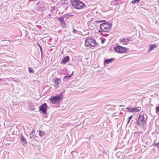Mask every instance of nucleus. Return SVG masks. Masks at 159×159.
I'll use <instances>...</instances> for the list:
<instances>
[{
	"label": "nucleus",
	"instance_id": "1a4fd4ad",
	"mask_svg": "<svg viewBox=\"0 0 159 159\" xmlns=\"http://www.w3.org/2000/svg\"><path fill=\"white\" fill-rule=\"evenodd\" d=\"M58 20L61 22V25L62 27H64L66 26L65 22L64 20V18L61 17L58 18Z\"/></svg>",
	"mask_w": 159,
	"mask_h": 159
},
{
	"label": "nucleus",
	"instance_id": "473e14b6",
	"mask_svg": "<svg viewBox=\"0 0 159 159\" xmlns=\"http://www.w3.org/2000/svg\"><path fill=\"white\" fill-rule=\"evenodd\" d=\"M2 80V79H0V81L1 80Z\"/></svg>",
	"mask_w": 159,
	"mask_h": 159
},
{
	"label": "nucleus",
	"instance_id": "423d86ee",
	"mask_svg": "<svg viewBox=\"0 0 159 159\" xmlns=\"http://www.w3.org/2000/svg\"><path fill=\"white\" fill-rule=\"evenodd\" d=\"M145 116L146 117V119H147V115H146ZM146 120H145L144 115H139L137 120V124L140 126H143L146 124Z\"/></svg>",
	"mask_w": 159,
	"mask_h": 159
},
{
	"label": "nucleus",
	"instance_id": "4468645a",
	"mask_svg": "<svg viewBox=\"0 0 159 159\" xmlns=\"http://www.w3.org/2000/svg\"><path fill=\"white\" fill-rule=\"evenodd\" d=\"M2 43L4 46H8L10 44V41L7 40H4L2 41Z\"/></svg>",
	"mask_w": 159,
	"mask_h": 159
},
{
	"label": "nucleus",
	"instance_id": "bb28decb",
	"mask_svg": "<svg viewBox=\"0 0 159 159\" xmlns=\"http://www.w3.org/2000/svg\"><path fill=\"white\" fill-rule=\"evenodd\" d=\"M105 39H103L101 40V42L102 43H103L105 41Z\"/></svg>",
	"mask_w": 159,
	"mask_h": 159
},
{
	"label": "nucleus",
	"instance_id": "f03ea898",
	"mask_svg": "<svg viewBox=\"0 0 159 159\" xmlns=\"http://www.w3.org/2000/svg\"><path fill=\"white\" fill-rule=\"evenodd\" d=\"M63 96V93H61L58 95L51 97L49 100L52 104H57L60 102V100L62 99Z\"/></svg>",
	"mask_w": 159,
	"mask_h": 159
},
{
	"label": "nucleus",
	"instance_id": "a211bd4d",
	"mask_svg": "<svg viewBox=\"0 0 159 159\" xmlns=\"http://www.w3.org/2000/svg\"><path fill=\"white\" fill-rule=\"evenodd\" d=\"M39 135L40 136L42 137V136H43L45 135V133L42 131L39 130Z\"/></svg>",
	"mask_w": 159,
	"mask_h": 159
},
{
	"label": "nucleus",
	"instance_id": "a878e982",
	"mask_svg": "<svg viewBox=\"0 0 159 159\" xmlns=\"http://www.w3.org/2000/svg\"><path fill=\"white\" fill-rule=\"evenodd\" d=\"M105 21V20H97L95 21V22L97 23H101L102 22L104 21Z\"/></svg>",
	"mask_w": 159,
	"mask_h": 159
},
{
	"label": "nucleus",
	"instance_id": "7c9ffc66",
	"mask_svg": "<svg viewBox=\"0 0 159 159\" xmlns=\"http://www.w3.org/2000/svg\"><path fill=\"white\" fill-rule=\"evenodd\" d=\"M99 33H100L101 32H102V31H100V30H99Z\"/></svg>",
	"mask_w": 159,
	"mask_h": 159
},
{
	"label": "nucleus",
	"instance_id": "7ed1b4c3",
	"mask_svg": "<svg viewBox=\"0 0 159 159\" xmlns=\"http://www.w3.org/2000/svg\"><path fill=\"white\" fill-rule=\"evenodd\" d=\"M112 24L108 22L102 23L100 25V29L104 32H107L111 28Z\"/></svg>",
	"mask_w": 159,
	"mask_h": 159
},
{
	"label": "nucleus",
	"instance_id": "f8f14e48",
	"mask_svg": "<svg viewBox=\"0 0 159 159\" xmlns=\"http://www.w3.org/2000/svg\"><path fill=\"white\" fill-rule=\"evenodd\" d=\"M70 60L69 57L68 56H66L64 57L61 61V63L65 64L68 62Z\"/></svg>",
	"mask_w": 159,
	"mask_h": 159
},
{
	"label": "nucleus",
	"instance_id": "72a5a7b5",
	"mask_svg": "<svg viewBox=\"0 0 159 159\" xmlns=\"http://www.w3.org/2000/svg\"><path fill=\"white\" fill-rule=\"evenodd\" d=\"M102 34V33H101V34Z\"/></svg>",
	"mask_w": 159,
	"mask_h": 159
},
{
	"label": "nucleus",
	"instance_id": "b1692460",
	"mask_svg": "<svg viewBox=\"0 0 159 159\" xmlns=\"http://www.w3.org/2000/svg\"><path fill=\"white\" fill-rule=\"evenodd\" d=\"M132 117H133V116H129L128 118V121L127 122V124H128V123H129V121H130V120H131V118Z\"/></svg>",
	"mask_w": 159,
	"mask_h": 159
},
{
	"label": "nucleus",
	"instance_id": "c9c22d12",
	"mask_svg": "<svg viewBox=\"0 0 159 159\" xmlns=\"http://www.w3.org/2000/svg\"><path fill=\"white\" fill-rule=\"evenodd\" d=\"M104 34H103V36H104Z\"/></svg>",
	"mask_w": 159,
	"mask_h": 159
},
{
	"label": "nucleus",
	"instance_id": "2eb2a0df",
	"mask_svg": "<svg viewBox=\"0 0 159 159\" xmlns=\"http://www.w3.org/2000/svg\"><path fill=\"white\" fill-rule=\"evenodd\" d=\"M114 58H112L111 59L106 60L104 62L106 63L107 64H109L112 62L114 60Z\"/></svg>",
	"mask_w": 159,
	"mask_h": 159
},
{
	"label": "nucleus",
	"instance_id": "c85d7f7f",
	"mask_svg": "<svg viewBox=\"0 0 159 159\" xmlns=\"http://www.w3.org/2000/svg\"><path fill=\"white\" fill-rule=\"evenodd\" d=\"M77 31L75 29H73V33H77L76 32H77Z\"/></svg>",
	"mask_w": 159,
	"mask_h": 159
},
{
	"label": "nucleus",
	"instance_id": "f257e3e1",
	"mask_svg": "<svg viewBox=\"0 0 159 159\" xmlns=\"http://www.w3.org/2000/svg\"><path fill=\"white\" fill-rule=\"evenodd\" d=\"M85 45L88 47H94L99 45L98 43L96 42L95 40L91 37L87 38L85 40Z\"/></svg>",
	"mask_w": 159,
	"mask_h": 159
},
{
	"label": "nucleus",
	"instance_id": "4be33fe9",
	"mask_svg": "<svg viewBox=\"0 0 159 159\" xmlns=\"http://www.w3.org/2000/svg\"><path fill=\"white\" fill-rule=\"evenodd\" d=\"M39 47L40 49V51H41V59H42V58H43L42 48V47H41V46L39 44Z\"/></svg>",
	"mask_w": 159,
	"mask_h": 159
},
{
	"label": "nucleus",
	"instance_id": "c756f323",
	"mask_svg": "<svg viewBox=\"0 0 159 159\" xmlns=\"http://www.w3.org/2000/svg\"><path fill=\"white\" fill-rule=\"evenodd\" d=\"M73 73H74V71H73V72L71 74H70V75H72L73 74Z\"/></svg>",
	"mask_w": 159,
	"mask_h": 159
},
{
	"label": "nucleus",
	"instance_id": "5701e85b",
	"mask_svg": "<svg viewBox=\"0 0 159 159\" xmlns=\"http://www.w3.org/2000/svg\"><path fill=\"white\" fill-rule=\"evenodd\" d=\"M156 113H157L159 112V106H157L156 107Z\"/></svg>",
	"mask_w": 159,
	"mask_h": 159
},
{
	"label": "nucleus",
	"instance_id": "9d476101",
	"mask_svg": "<svg viewBox=\"0 0 159 159\" xmlns=\"http://www.w3.org/2000/svg\"><path fill=\"white\" fill-rule=\"evenodd\" d=\"M20 139L23 145L24 146H26L27 145V140L25 138L22 134H20Z\"/></svg>",
	"mask_w": 159,
	"mask_h": 159
},
{
	"label": "nucleus",
	"instance_id": "9b49d317",
	"mask_svg": "<svg viewBox=\"0 0 159 159\" xmlns=\"http://www.w3.org/2000/svg\"><path fill=\"white\" fill-rule=\"evenodd\" d=\"M127 109L129 111L131 112H139L140 111V110L139 109L137 108H132L131 107H129L127 108Z\"/></svg>",
	"mask_w": 159,
	"mask_h": 159
},
{
	"label": "nucleus",
	"instance_id": "6ab92c4d",
	"mask_svg": "<svg viewBox=\"0 0 159 159\" xmlns=\"http://www.w3.org/2000/svg\"><path fill=\"white\" fill-rule=\"evenodd\" d=\"M73 16V15H70L69 14H66L65 15H64V17L66 19V18H68L70 16Z\"/></svg>",
	"mask_w": 159,
	"mask_h": 159
},
{
	"label": "nucleus",
	"instance_id": "0eeeda50",
	"mask_svg": "<svg viewBox=\"0 0 159 159\" xmlns=\"http://www.w3.org/2000/svg\"><path fill=\"white\" fill-rule=\"evenodd\" d=\"M48 107L47 104L45 103L41 106L39 107V111H42L43 114H45L46 113L47 107Z\"/></svg>",
	"mask_w": 159,
	"mask_h": 159
},
{
	"label": "nucleus",
	"instance_id": "e433bc0d",
	"mask_svg": "<svg viewBox=\"0 0 159 159\" xmlns=\"http://www.w3.org/2000/svg\"><path fill=\"white\" fill-rule=\"evenodd\" d=\"M158 3H159V0H158Z\"/></svg>",
	"mask_w": 159,
	"mask_h": 159
},
{
	"label": "nucleus",
	"instance_id": "f3484780",
	"mask_svg": "<svg viewBox=\"0 0 159 159\" xmlns=\"http://www.w3.org/2000/svg\"><path fill=\"white\" fill-rule=\"evenodd\" d=\"M35 131L34 130L32 131L30 134V138L31 139L33 138L34 137V135L35 134Z\"/></svg>",
	"mask_w": 159,
	"mask_h": 159
},
{
	"label": "nucleus",
	"instance_id": "39448f33",
	"mask_svg": "<svg viewBox=\"0 0 159 159\" xmlns=\"http://www.w3.org/2000/svg\"><path fill=\"white\" fill-rule=\"evenodd\" d=\"M113 49L115 52L119 53H126L127 52V50L129 49L127 48L117 45L113 47Z\"/></svg>",
	"mask_w": 159,
	"mask_h": 159
},
{
	"label": "nucleus",
	"instance_id": "20e7f679",
	"mask_svg": "<svg viewBox=\"0 0 159 159\" xmlns=\"http://www.w3.org/2000/svg\"><path fill=\"white\" fill-rule=\"evenodd\" d=\"M73 7L77 9H82L85 6V4L79 0H75L72 2Z\"/></svg>",
	"mask_w": 159,
	"mask_h": 159
},
{
	"label": "nucleus",
	"instance_id": "f704fd0d",
	"mask_svg": "<svg viewBox=\"0 0 159 159\" xmlns=\"http://www.w3.org/2000/svg\"><path fill=\"white\" fill-rule=\"evenodd\" d=\"M105 35H106V36H107V34H105Z\"/></svg>",
	"mask_w": 159,
	"mask_h": 159
},
{
	"label": "nucleus",
	"instance_id": "cd10ccee",
	"mask_svg": "<svg viewBox=\"0 0 159 159\" xmlns=\"http://www.w3.org/2000/svg\"><path fill=\"white\" fill-rule=\"evenodd\" d=\"M155 146H157V148H159V143H155Z\"/></svg>",
	"mask_w": 159,
	"mask_h": 159
},
{
	"label": "nucleus",
	"instance_id": "dca6fc26",
	"mask_svg": "<svg viewBox=\"0 0 159 159\" xmlns=\"http://www.w3.org/2000/svg\"><path fill=\"white\" fill-rule=\"evenodd\" d=\"M156 47V46L155 44H153L150 45L149 48V50L148 51H152L153 49L154 48H155Z\"/></svg>",
	"mask_w": 159,
	"mask_h": 159
},
{
	"label": "nucleus",
	"instance_id": "2f4dec72",
	"mask_svg": "<svg viewBox=\"0 0 159 159\" xmlns=\"http://www.w3.org/2000/svg\"><path fill=\"white\" fill-rule=\"evenodd\" d=\"M74 152V151H72V152H71V154H72L73 152Z\"/></svg>",
	"mask_w": 159,
	"mask_h": 159
},
{
	"label": "nucleus",
	"instance_id": "412c9836",
	"mask_svg": "<svg viewBox=\"0 0 159 159\" xmlns=\"http://www.w3.org/2000/svg\"><path fill=\"white\" fill-rule=\"evenodd\" d=\"M29 71L30 73H33L34 72V71L32 68L29 67Z\"/></svg>",
	"mask_w": 159,
	"mask_h": 159
},
{
	"label": "nucleus",
	"instance_id": "6e6552de",
	"mask_svg": "<svg viewBox=\"0 0 159 159\" xmlns=\"http://www.w3.org/2000/svg\"><path fill=\"white\" fill-rule=\"evenodd\" d=\"M53 82H54V85L56 88L58 87L59 83L61 82L60 79L57 78H54L53 80Z\"/></svg>",
	"mask_w": 159,
	"mask_h": 159
},
{
	"label": "nucleus",
	"instance_id": "393cba45",
	"mask_svg": "<svg viewBox=\"0 0 159 159\" xmlns=\"http://www.w3.org/2000/svg\"><path fill=\"white\" fill-rule=\"evenodd\" d=\"M71 76V75H69L68 76H64V79L65 80L66 78H70V77Z\"/></svg>",
	"mask_w": 159,
	"mask_h": 159
},
{
	"label": "nucleus",
	"instance_id": "ddd939ff",
	"mask_svg": "<svg viewBox=\"0 0 159 159\" xmlns=\"http://www.w3.org/2000/svg\"><path fill=\"white\" fill-rule=\"evenodd\" d=\"M131 40L128 38H124L120 40V42L122 43V44L126 45Z\"/></svg>",
	"mask_w": 159,
	"mask_h": 159
},
{
	"label": "nucleus",
	"instance_id": "aec40b11",
	"mask_svg": "<svg viewBox=\"0 0 159 159\" xmlns=\"http://www.w3.org/2000/svg\"><path fill=\"white\" fill-rule=\"evenodd\" d=\"M140 0H134L131 2L132 3L136 4L137 3L139 2Z\"/></svg>",
	"mask_w": 159,
	"mask_h": 159
}]
</instances>
